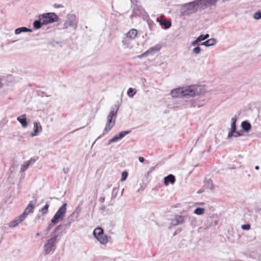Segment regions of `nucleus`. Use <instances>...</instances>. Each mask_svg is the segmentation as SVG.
<instances>
[{
	"mask_svg": "<svg viewBox=\"0 0 261 261\" xmlns=\"http://www.w3.org/2000/svg\"><path fill=\"white\" fill-rule=\"evenodd\" d=\"M255 169H256V170H258V169H259V167H258V166H256L255 167Z\"/></svg>",
	"mask_w": 261,
	"mask_h": 261,
	"instance_id": "47",
	"label": "nucleus"
},
{
	"mask_svg": "<svg viewBox=\"0 0 261 261\" xmlns=\"http://www.w3.org/2000/svg\"><path fill=\"white\" fill-rule=\"evenodd\" d=\"M137 90L135 89L130 88L128 89L127 94L129 97H133L136 93Z\"/></svg>",
	"mask_w": 261,
	"mask_h": 261,
	"instance_id": "26",
	"label": "nucleus"
},
{
	"mask_svg": "<svg viewBox=\"0 0 261 261\" xmlns=\"http://www.w3.org/2000/svg\"><path fill=\"white\" fill-rule=\"evenodd\" d=\"M42 126L39 122H35L34 123V130L31 134L32 137L38 136L39 134L42 132Z\"/></svg>",
	"mask_w": 261,
	"mask_h": 261,
	"instance_id": "12",
	"label": "nucleus"
},
{
	"mask_svg": "<svg viewBox=\"0 0 261 261\" xmlns=\"http://www.w3.org/2000/svg\"><path fill=\"white\" fill-rule=\"evenodd\" d=\"M122 42L123 45L125 48L129 47V43L128 42V41H127V40L126 39H124L122 41Z\"/></svg>",
	"mask_w": 261,
	"mask_h": 261,
	"instance_id": "33",
	"label": "nucleus"
},
{
	"mask_svg": "<svg viewBox=\"0 0 261 261\" xmlns=\"http://www.w3.org/2000/svg\"><path fill=\"white\" fill-rule=\"evenodd\" d=\"M241 228L244 230H249L250 228V226L249 224H244L241 226Z\"/></svg>",
	"mask_w": 261,
	"mask_h": 261,
	"instance_id": "35",
	"label": "nucleus"
},
{
	"mask_svg": "<svg viewBox=\"0 0 261 261\" xmlns=\"http://www.w3.org/2000/svg\"><path fill=\"white\" fill-rule=\"evenodd\" d=\"M241 126L243 130L246 132H248L251 128L250 124L247 121H243Z\"/></svg>",
	"mask_w": 261,
	"mask_h": 261,
	"instance_id": "23",
	"label": "nucleus"
},
{
	"mask_svg": "<svg viewBox=\"0 0 261 261\" xmlns=\"http://www.w3.org/2000/svg\"><path fill=\"white\" fill-rule=\"evenodd\" d=\"M199 41L198 40L196 39L195 40L193 41L192 43H191V45L193 46H195L196 45H200V44H199Z\"/></svg>",
	"mask_w": 261,
	"mask_h": 261,
	"instance_id": "36",
	"label": "nucleus"
},
{
	"mask_svg": "<svg viewBox=\"0 0 261 261\" xmlns=\"http://www.w3.org/2000/svg\"><path fill=\"white\" fill-rule=\"evenodd\" d=\"M196 221V220L195 218H192V221H191V224H194V223H195Z\"/></svg>",
	"mask_w": 261,
	"mask_h": 261,
	"instance_id": "44",
	"label": "nucleus"
},
{
	"mask_svg": "<svg viewBox=\"0 0 261 261\" xmlns=\"http://www.w3.org/2000/svg\"><path fill=\"white\" fill-rule=\"evenodd\" d=\"M138 159H139V161L141 163H143L144 161V158L141 156H140Z\"/></svg>",
	"mask_w": 261,
	"mask_h": 261,
	"instance_id": "43",
	"label": "nucleus"
},
{
	"mask_svg": "<svg viewBox=\"0 0 261 261\" xmlns=\"http://www.w3.org/2000/svg\"><path fill=\"white\" fill-rule=\"evenodd\" d=\"M161 49V46L159 45H156L153 47H152L148 49L147 51H146V53H147V55H153L155 53L159 51Z\"/></svg>",
	"mask_w": 261,
	"mask_h": 261,
	"instance_id": "21",
	"label": "nucleus"
},
{
	"mask_svg": "<svg viewBox=\"0 0 261 261\" xmlns=\"http://www.w3.org/2000/svg\"><path fill=\"white\" fill-rule=\"evenodd\" d=\"M35 162V160L31 159L30 160L25 162L21 166L20 171L24 172L30 166L33 165Z\"/></svg>",
	"mask_w": 261,
	"mask_h": 261,
	"instance_id": "17",
	"label": "nucleus"
},
{
	"mask_svg": "<svg viewBox=\"0 0 261 261\" xmlns=\"http://www.w3.org/2000/svg\"><path fill=\"white\" fill-rule=\"evenodd\" d=\"M36 203V199H35L34 201H31L30 202V203L25 208V210L21 214L24 218H25L29 214L33 213Z\"/></svg>",
	"mask_w": 261,
	"mask_h": 261,
	"instance_id": "10",
	"label": "nucleus"
},
{
	"mask_svg": "<svg viewBox=\"0 0 261 261\" xmlns=\"http://www.w3.org/2000/svg\"><path fill=\"white\" fill-rule=\"evenodd\" d=\"M201 51V48L199 46L195 47L192 50V52L195 54H199Z\"/></svg>",
	"mask_w": 261,
	"mask_h": 261,
	"instance_id": "32",
	"label": "nucleus"
},
{
	"mask_svg": "<svg viewBox=\"0 0 261 261\" xmlns=\"http://www.w3.org/2000/svg\"><path fill=\"white\" fill-rule=\"evenodd\" d=\"M24 219L25 218L23 216H22V215H20L11 221L9 224V226L10 227L13 228L22 222Z\"/></svg>",
	"mask_w": 261,
	"mask_h": 261,
	"instance_id": "13",
	"label": "nucleus"
},
{
	"mask_svg": "<svg viewBox=\"0 0 261 261\" xmlns=\"http://www.w3.org/2000/svg\"><path fill=\"white\" fill-rule=\"evenodd\" d=\"M216 43V41L215 39H210L205 41L201 43L200 45H204L205 46H211L214 45Z\"/></svg>",
	"mask_w": 261,
	"mask_h": 261,
	"instance_id": "22",
	"label": "nucleus"
},
{
	"mask_svg": "<svg viewBox=\"0 0 261 261\" xmlns=\"http://www.w3.org/2000/svg\"><path fill=\"white\" fill-rule=\"evenodd\" d=\"M185 222L184 218L180 215H176L173 218L171 221V226H176L177 225L182 224Z\"/></svg>",
	"mask_w": 261,
	"mask_h": 261,
	"instance_id": "11",
	"label": "nucleus"
},
{
	"mask_svg": "<svg viewBox=\"0 0 261 261\" xmlns=\"http://www.w3.org/2000/svg\"><path fill=\"white\" fill-rule=\"evenodd\" d=\"M236 121H237V118L236 117H233L231 119V130H232V131H235L236 129Z\"/></svg>",
	"mask_w": 261,
	"mask_h": 261,
	"instance_id": "27",
	"label": "nucleus"
},
{
	"mask_svg": "<svg viewBox=\"0 0 261 261\" xmlns=\"http://www.w3.org/2000/svg\"><path fill=\"white\" fill-rule=\"evenodd\" d=\"M205 212V208L202 207H197L194 211V214L196 215H202Z\"/></svg>",
	"mask_w": 261,
	"mask_h": 261,
	"instance_id": "24",
	"label": "nucleus"
},
{
	"mask_svg": "<svg viewBox=\"0 0 261 261\" xmlns=\"http://www.w3.org/2000/svg\"><path fill=\"white\" fill-rule=\"evenodd\" d=\"M119 106L116 105L112 107L107 117V122L104 129V134H107L114 126Z\"/></svg>",
	"mask_w": 261,
	"mask_h": 261,
	"instance_id": "2",
	"label": "nucleus"
},
{
	"mask_svg": "<svg viewBox=\"0 0 261 261\" xmlns=\"http://www.w3.org/2000/svg\"><path fill=\"white\" fill-rule=\"evenodd\" d=\"M55 6L56 7H57V8H59V7H62L61 5H57V4H55Z\"/></svg>",
	"mask_w": 261,
	"mask_h": 261,
	"instance_id": "46",
	"label": "nucleus"
},
{
	"mask_svg": "<svg viewBox=\"0 0 261 261\" xmlns=\"http://www.w3.org/2000/svg\"><path fill=\"white\" fill-rule=\"evenodd\" d=\"M93 235L101 244L105 245L107 243L108 237L104 234L102 228L100 227L95 228L93 231Z\"/></svg>",
	"mask_w": 261,
	"mask_h": 261,
	"instance_id": "7",
	"label": "nucleus"
},
{
	"mask_svg": "<svg viewBox=\"0 0 261 261\" xmlns=\"http://www.w3.org/2000/svg\"><path fill=\"white\" fill-rule=\"evenodd\" d=\"M57 234H53L52 237L49 239L45 243L43 246V251L45 254H49L53 253L57 248V244L59 241Z\"/></svg>",
	"mask_w": 261,
	"mask_h": 261,
	"instance_id": "3",
	"label": "nucleus"
},
{
	"mask_svg": "<svg viewBox=\"0 0 261 261\" xmlns=\"http://www.w3.org/2000/svg\"><path fill=\"white\" fill-rule=\"evenodd\" d=\"M171 95L173 98H183L182 87L173 89L171 91Z\"/></svg>",
	"mask_w": 261,
	"mask_h": 261,
	"instance_id": "14",
	"label": "nucleus"
},
{
	"mask_svg": "<svg viewBox=\"0 0 261 261\" xmlns=\"http://www.w3.org/2000/svg\"><path fill=\"white\" fill-rule=\"evenodd\" d=\"M55 224L52 223L51 222V223L48 225V230H49L50 229H51V228L53 227L54 225H55Z\"/></svg>",
	"mask_w": 261,
	"mask_h": 261,
	"instance_id": "42",
	"label": "nucleus"
},
{
	"mask_svg": "<svg viewBox=\"0 0 261 261\" xmlns=\"http://www.w3.org/2000/svg\"><path fill=\"white\" fill-rule=\"evenodd\" d=\"M241 135H242V134H241L239 132H236L235 130V133H234V137H238L241 136Z\"/></svg>",
	"mask_w": 261,
	"mask_h": 261,
	"instance_id": "39",
	"label": "nucleus"
},
{
	"mask_svg": "<svg viewBox=\"0 0 261 261\" xmlns=\"http://www.w3.org/2000/svg\"><path fill=\"white\" fill-rule=\"evenodd\" d=\"M3 86V85L2 83H0V88H1Z\"/></svg>",
	"mask_w": 261,
	"mask_h": 261,
	"instance_id": "49",
	"label": "nucleus"
},
{
	"mask_svg": "<svg viewBox=\"0 0 261 261\" xmlns=\"http://www.w3.org/2000/svg\"><path fill=\"white\" fill-rule=\"evenodd\" d=\"M38 18L42 21L43 24L45 25L57 21L58 17L54 13H48L39 15Z\"/></svg>",
	"mask_w": 261,
	"mask_h": 261,
	"instance_id": "5",
	"label": "nucleus"
},
{
	"mask_svg": "<svg viewBox=\"0 0 261 261\" xmlns=\"http://www.w3.org/2000/svg\"><path fill=\"white\" fill-rule=\"evenodd\" d=\"M137 34L138 31L137 30L132 29L126 33V38L130 40H134L136 38Z\"/></svg>",
	"mask_w": 261,
	"mask_h": 261,
	"instance_id": "18",
	"label": "nucleus"
},
{
	"mask_svg": "<svg viewBox=\"0 0 261 261\" xmlns=\"http://www.w3.org/2000/svg\"><path fill=\"white\" fill-rule=\"evenodd\" d=\"M197 39L198 40L199 42L204 40L203 35H200L197 38Z\"/></svg>",
	"mask_w": 261,
	"mask_h": 261,
	"instance_id": "38",
	"label": "nucleus"
},
{
	"mask_svg": "<svg viewBox=\"0 0 261 261\" xmlns=\"http://www.w3.org/2000/svg\"><path fill=\"white\" fill-rule=\"evenodd\" d=\"M33 30L31 29L27 28L24 27H20L17 28L15 30V34L16 35H19L21 33H27V32H32Z\"/></svg>",
	"mask_w": 261,
	"mask_h": 261,
	"instance_id": "20",
	"label": "nucleus"
},
{
	"mask_svg": "<svg viewBox=\"0 0 261 261\" xmlns=\"http://www.w3.org/2000/svg\"><path fill=\"white\" fill-rule=\"evenodd\" d=\"M77 21L75 15L74 14H69L67 16V19L64 23L63 28L65 29L71 27L75 30L77 28Z\"/></svg>",
	"mask_w": 261,
	"mask_h": 261,
	"instance_id": "8",
	"label": "nucleus"
},
{
	"mask_svg": "<svg viewBox=\"0 0 261 261\" xmlns=\"http://www.w3.org/2000/svg\"><path fill=\"white\" fill-rule=\"evenodd\" d=\"M49 206V203L48 202H46L45 205L41 210V212L43 214H46L48 213Z\"/></svg>",
	"mask_w": 261,
	"mask_h": 261,
	"instance_id": "29",
	"label": "nucleus"
},
{
	"mask_svg": "<svg viewBox=\"0 0 261 261\" xmlns=\"http://www.w3.org/2000/svg\"><path fill=\"white\" fill-rule=\"evenodd\" d=\"M42 25L43 24L42 23V21L39 19L34 21L33 22V26L36 29H40Z\"/></svg>",
	"mask_w": 261,
	"mask_h": 261,
	"instance_id": "25",
	"label": "nucleus"
},
{
	"mask_svg": "<svg viewBox=\"0 0 261 261\" xmlns=\"http://www.w3.org/2000/svg\"><path fill=\"white\" fill-rule=\"evenodd\" d=\"M7 79L5 76H0V82L3 81H6Z\"/></svg>",
	"mask_w": 261,
	"mask_h": 261,
	"instance_id": "41",
	"label": "nucleus"
},
{
	"mask_svg": "<svg viewBox=\"0 0 261 261\" xmlns=\"http://www.w3.org/2000/svg\"><path fill=\"white\" fill-rule=\"evenodd\" d=\"M66 205L67 204L64 203L58 210L54 216L51 219L52 223L57 224L59 221L63 220L66 212Z\"/></svg>",
	"mask_w": 261,
	"mask_h": 261,
	"instance_id": "6",
	"label": "nucleus"
},
{
	"mask_svg": "<svg viewBox=\"0 0 261 261\" xmlns=\"http://www.w3.org/2000/svg\"><path fill=\"white\" fill-rule=\"evenodd\" d=\"M80 211H81V208L78 206L76 208V212H75L74 213H73V215H74V214L76 213V218H77L79 217V216H80Z\"/></svg>",
	"mask_w": 261,
	"mask_h": 261,
	"instance_id": "34",
	"label": "nucleus"
},
{
	"mask_svg": "<svg viewBox=\"0 0 261 261\" xmlns=\"http://www.w3.org/2000/svg\"><path fill=\"white\" fill-rule=\"evenodd\" d=\"M147 56V53H146V51H145L143 54L138 56V57L139 58L141 59V58H143L144 56Z\"/></svg>",
	"mask_w": 261,
	"mask_h": 261,
	"instance_id": "40",
	"label": "nucleus"
},
{
	"mask_svg": "<svg viewBox=\"0 0 261 261\" xmlns=\"http://www.w3.org/2000/svg\"><path fill=\"white\" fill-rule=\"evenodd\" d=\"M37 236H39V233H37Z\"/></svg>",
	"mask_w": 261,
	"mask_h": 261,
	"instance_id": "50",
	"label": "nucleus"
},
{
	"mask_svg": "<svg viewBox=\"0 0 261 261\" xmlns=\"http://www.w3.org/2000/svg\"><path fill=\"white\" fill-rule=\"evenodd\" d=\"M209 37V35L208 34H205V35H203L204 39L205 40L207 38H208Z\"/></svg>",
	"mask_w": 261,
	"mask_h": 261,
	"instance_id": "45",
	"label": "nucleus"
},
{
	"mask_svg": "<svg viewBox=\"0 0 261 261\" xmlns=\"http://www.w3.org/2000/svg\"><path fill=\"white\" fill-rule=\"evenodd\" d=\"M17 121L21 124L22 127L26 128L28 126L27 117L25 114H22L17 118Z\"/></svg>",
	"mask_w": 261,
	"mask_h": 261,
	"instance_id": "16",
	"label": "nucleus"
},
{
	"mask_svg": "<svg viewBox=\"0 0 261 261\" xmlns=\"http://www.w3.org/2000/svg\"><path fill=\"white\" fill-rule=\"evenodd\" d=\"M183 98H189L204 93V89L198 85H192L182 87Z\"/></svg>",
	"mask_w": 261,
	"mask_h": 261,
	"instance_id": "1",
	"label": "nucleus"
},
{
	"mask_svg": "<svg viewBox=\"0 0 261 261\" xmlns=\"http://www.w3.org/2000/svg\"><path fill=\"white\" fill-rule=\"evenodd\" d=\"M59 226L55 228V231L59 229Z\"/></svg>",
	"mask_w": 261,
	"mask_h": 261,
	"instance_id": "48",
	"label": "nucleus"
},
{
	"mask_svg": "<svg viewBox=\"0 0 261 261\" xmlns=\"http://www.w3.org/2000/svg\"><path fill=\"white\" fill-rule=\"evenodd\" d=\"M217 0H204V5L206 7L215 5Z\"/></svg>",
	"mask_w": 261,
	"mask_h": 261,
	"instance_id": "28",
	"label": "nucleus"
},
{
	"mask_svg": "<svg viewBox=\"0 0 261 261\" xmlns=\"http://www.w3.org/2000/svg\"><path fill=\"white\" fill-rule=\"evenodd\" d=\"M175 179L174 175L172 174H169L167 176L164 177V182L166 186L168 185L169 183L173 184L175 182Z\"/></svg>",
	"mask_w": 261,
	"mask_h": 261,
	"instance_id": "19",
	"label": "nucleus"
},
{
	"mask_svg": "<svg viewBox=\"0 0 261 261\" xmlns=\"http://www.w3.org/2000/svg\"><path fill=\"white\" fill-rule=\"evenodd\" d=\"M129 133L128 131H122L120 132L118 134L114 136L112 139H110L107 143V145H109L112 143L116 142L123 137H124L126 135H127Z\"/></svg>",
	"mask_w": 261,
	"mask_h": 261,
	"instance_id": "9",
	"label": "nucleus"
},
{
	"mask_svg": "<svg viewBox=\"0 0 261 261\" xmlns=\"http://www.w3.org/2000/svg\"><path fill=\"white\" fill-rule=\"evenodd\" d=\"M127 175H128V173L126 171L122 172L120 180L121 181H123L125 180V179H126V178L127 177Z\"/></svg>",
	"mask_w": 261,
	"mask_h": 261,
	"instance_id": "30",
	"label": "nucleus"
},
{
	"mask_svg": "<svg viewBox=\"0 0 261 261\" xmlns=\"http://www.w3.org/2000/svg\"><path fill=\"white\" fill-rule=\"evenodd\" d=\"M156 21L165 29H169L171 25V23L169 21H168L166 19H163L161 17H158L156 18Z\"/></svg>",
	"mask_w": 261,
	"mask_h": 261,
	"instance_id": "15",
	"label": "nucleus"
},
{
	"mask_svg": "<svg viewBox=\"0 0 261 261\" xmlns=\"http://www.w3.org/2000/svg\"><path fill=\"white\" fill-rule=\"evenodd\" d=\"M234 133H235V131H232V130H231L230 132L228 133L227 138H230L232 137H234Z\"/></svg>",
	"mask_w": 261,
	"mask_h": 261,
	"instance_id": "37",
	"label": "nucleus"
},
{
	"mask_svg": "<svg viewBox=\"0 0 261 261\" xmlns=\"http://www.w3.org/2000/svg\"><path fill=\"white\" fill-rule=\"evenodd\" d=\"M197 5L194 2L182 5L180 8L181 15L188 16L195 12L197 9Z\"/></svg>",
	"mask_w": 261,
	"mask_h": 261,
	"instance_id": "4",
	"label": "nucleus"
},
{
	"mask_svg": "<svg viewBox=\"0 0 261 261\" xmlns=\"http://www.w3.org/2000/svg\"><path fill=\"white\" fill-rule=\"evenodd\" d=\"M253 17L254 19L258 20L261 18V12L259 11L256 12L254 14Z\"/></svg>",
	"mask_w": 261,
	"mask_h": 261,
	"instance_id": "31",
	"label": "nucleus"
}]
</instances>
